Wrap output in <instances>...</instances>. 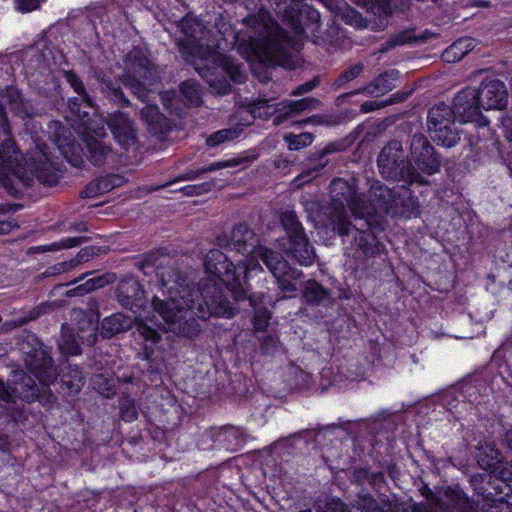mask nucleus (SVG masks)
I'll return each instance as SVG.
<instances>
[{
	"mask_svg": "<svg viewBox=\"0 0 512 512\" xmlns=\"http://www.w3.org/2000/svg\"><path fill=\"white\" fill-rule=\"evenodd\" d=\"M208 281H200L198 288L178 269L167 266L157 271L164 299L155 296L153 310L163 319L167 331L178 337L193 339L201 331L200 319L211 316L230 318L234 308L224 299L219 283H223L238 301L246 298L247 291L240 273L228 256L218 249L210 250L204 260Z\"/></svg>",
	"mask_w": 512,
	"mask_h": 512,
	"instance_id": "nucleus-1",
	"label": "nucleus"
},
{
	"mask_svg": "<svg viewBox=\"0 0 512 512\" xmlns=\"http://www.w3.org/2000/svg\"><path fill=\"white\" fill-rule=\"evenodd\" d=\"M331 207L327 226L337 231L340 236L349 235L352 232L345 205L353 216L363 220V226L370 228L377 223L376 217L385 214L409 218L416 211L414 200L408 195L404 186L388 188L380 183L372 184L370 188V202L356 193L353 186L343 179H335L330 186Z\"/></svg>",
	"mask_w": 512,
	"mask_h": 512,
	"instance_id": "nucleus-2",
	"label": "nucleus"
},
{
	"mask_svg": "<svg viewBox=\"0 0 512 512\" xmlns=\"http://www.w3.org/2000/svg\"><path fill=\"white\" fill-rule=\"evenodd\" d=\"M179 28L183 36L178 37L177 44L182 56L207 81L213 93L225 95L230 91L225 75L236 83L244 82L246 76L241 66L216 52L215 48L220 45L211 40V32L197 18L186 16Z\"/></svg>",
	"mask_w": 512,
	"mask_h": 512,
	"instance_id": "nucleus-3",
	"label": "nucleus"
},
{
	"mask_svg": "<svg viewBox=\"0 0 512 512\" xmlns=\"http://www.w3.org/2000/svg\"><path fill=\"white\" fill-rule=\"evenodd\" d=\"M220 247L228 249L242 256L236 260L248 278L253 272H263L259 263L261 260L272 275L276 278L278 287L284 293V298L291 297L297 290L296 281L302 272L289 266L288 262L272 250L258 244L256 234L246 225L238 224L231 231L230 236L223 234L217 238Z\"/></svg>",
	"mask_w": 512,
	"mask_h": 512,
	"instance_id": "nucleus-4",
	"label": "nucleus"
},
{
	"mask_svg": "<svg viewBox=\"0 0 512 512\" xmlns=\"http://www.w3.org/2000/svg\"><path fill=\"white\" fill-rule=\"evenodd\" d=\"M243 21L251 33L248 39L234 33L232 27L222 19L216 22V27L224 39L232 38L237 51L247 61L283 65L288 57L291 41L271 19L269 12L260 10L257 15H251Z\"/></svg>",
	"mask_w": 512,
	"mask_h": 512,
	"instance_id": "nucleus-5",
	"label": "nucleus"
},
{
	"mask_svg": "<svg viewBox=\"0 0 512 512\" xmlns=\"http://www.w3.org/2000/svg\"><path fill=\"white\" fill-rule=\"evenodd\" d=\"M422 494L430 501L427 504L410 507L398 501L380 500L365 495L358 501L361 512H512V504L501 499L478 496L472 501L458 487L440 489L436 495L427 487Z\"/></svg>",
	"mask_w": 512,
	"mask_h": 512,
	"instance_id": "nucleus-6",
	"label": "nucleus"
},
{
	"mask_svg": "<svg viewBox=\"0 0 512 512\" xmlns=\"http://www.w3.org/2000/svg\"><path fill=\"white\" fill-rule=\"evenodd\" d=\"M52 160L44 148L37 147L28 160L24 159L19 151L14 147L11 140L2 144L0 150V182L7 188L14 186V177L23 184L31 180V175L43 179V172L50 170Z\"/></svg>",
	"mask_w": 512,
	"mask_h": 512,
	"instance_id": "nucleus-7",
	"label": "nucleus"
},
{
	"mask_svg": "<svg viewBox=\"0 0 512 512\" xmlns=\"http://www.w3.org/2000/svg\"><path fill=\"white\" fill-rule=\"evenodd\" d=\"M70 107L72 113L71 126L85 142L91 162L97 166L114 162V153L102 141V137L105 136L102 119L98 115L91 117L88 111L80 114L76 102H71Z\"/></svg>",
	"mask_w": 512,
	"mask_h": 512,
	"instance_id": "nucleus-8",
	"label": "nucleus"
},
{
	"mask_svg": "<svg viewBox=\"0 0 512 512\" xmlns=\"http://www.w3.org/2000/svg\"><path fill=\"white\" fill-rule=\"evenodd\" d=\"M124 61L126 72L122 82L144 101L149 93L147 86H151L156 80L157 71L150 66L149 60L139 49L131 50Z\"/></svg>",
	"mask_w": 512,
	"mask_h": 512,
	"instance_id": "nucleus-9",
	"label": "nucleus"
},
{
	"mask_svg": "<svg viewBox=\"0 0 512 512\" xmlns=\"http://www.w3.org/2000/svg\"><path fill=\"white\" fill-rule=\"evenodd\" d=\"M378 167L385 178L409 183H426L421 173L405 161L402 146L397 141L389 143L382 149L378 157Z\"/></svg>",
	"mask_w": 512,
	"mask_h": 512,
	"instance_id": "nucleus-10",
	"label": "nucleus"
},
{
	"mask_svg": "<svg viewBox=\"0 0 512 512\" xmlns=\"http://www.w3.org/2000/svg\"><path fill=\"white\" fill-rule=\"evenodd\" d=\"M319 105L320 102L315 98H304L298 101H290L287 104H282L280 108L275 109L267 100L261 99L242 108L239 113L241 115L249 114L250 118H267L277 111L274 123L281 124L285 120L294 117L303 111L316 109Z\"/></svg>",
	"mask_w": 512,
	"mask_h": 512,
	"instance_id": "nucleus-11",
	"label": "nucleus"
},
{
	"mask_svg": "<svg viewBox=\"0 0 512 512\" xmlns=\"http://www.w3.org/2000/svg\"><path fill=\"white\" fill-rule=\"evenodd\" d=\"M281 223L288 235L289 248L287 253L300 265L308 266L314 261L313 247L309 244L294 212H285L281 215Z\"/></svg>",
	"mask_w": 512,
	"mask_h": 512,
	"instance_id": "nucleus-12",
	"label": "nucleus"
},
{
	"mask_svg": "<svg viewBox=\"0 0 512 512\" xmlns=\"http://www.w3.org/2000/svg\"><path fill=\"white\" fill-rule=\"evenodd\" d=\"M454 114L445 104L434 106L428 114V128L431 138L438 144L450 148L460 139L453 123Z\"/></svg>",
	"mask_w": 512,
	"mask_h": 512,
	"instance_id": "nucleus-13",
	"label": "nucleus"
},
{
	"mask_svg": "<svg viewBox=\"0 0 512 512\" xmlns=\"http://www.w3.org/2000/svg\"><path fill=\"white\" fill-rule=\"evenodd\" d=\"M25 354V364L28 371L33 374L41 384L48 386L56 379V372L52 366V359L42 344L28 351L25 345L22 346Z\"/></svg>",
	"mask_w": 512,
	"mask_h": 512,
	"instance_id": "nucleus-14",
	"label": "nucleus"
},
{
	"mask_svg": "<svg viewBox=\"0 0 512 512\" xmlns=\"http://www.w3.org/2000/svg\"><path fill=\"white\" fill-rule=\"evenodd\" d=\"M12 382L14 387L11 389L6 387L3 381L0 380V399L2 401L10 403L14 402L15 398L18 397L30 403L38 399L40 390L31 376L16 371L13 374Z\"/></svg>",
	"mask_w": 512,
	"mask_h": 512,
	"instance_id": "nucleus-15",
	"label": "nucleus"
},
{
	"mask_svg": "<svg viewBox=\"0 0 512 512\" xmlns=\"http://www.w3.org/2000/svg\"><path fill=\"white\" fill-rule=\"evenodd\" d=\"M475 89L467 88L459 92L453 101L451 108L454 117L461 122H477L481 125L486 124L482 121L480 110L482 107L479 104Z\"/></svg>",
	"mask_w": 512,
	"mask_h": 512,
	"instance_id": "nucleus-16",
	"label": "nucleus"
},
{
	"mask_svg": "<svg viewBox=\"0 0 512 512\" xmlns=\"http://www.w3.org/2000/svg\"><path fill=\"white\" fill-rule=\"evenodd\" d=\"M411 157L420 171L428 175L439 171L440 161L434 155V148L422 134H414L411 139Z\"/></svg>",
	"mask_w": 512,
	"mask_h": 512,
	"instance_id": "nucleus-17",
	"label": "nucleus"
},
{
	"mask_svg": "<svg viewBox=\"0 0 512 512\" xmlns=\"http://www.w3.org/2000/svg\"><path fill=\"white\" fill-rule=\"evenodd\" d=\"M476 92L482 109L502 110L507 105V90L500 80H485Z\"/></svg>",
	"mask_w": 512,
	"mask_h": 512,
	"instance_id": "nucleus-18",
	"label": "nucleus"
},
{
	"mask_svg": "<svg viewBox=\"0 0 512 512\" xmlns=\"http://www.w3.org/2000/svg\"><path fill=\"white\" fill-rule=\"evenodd\" d=\"M117 297L120 304L135 314L144 306V291L134 278H127L119 283Z\"/></svg>",
	"mask_w": 512,
	"mask_h": 512,
	"instance_id": "nucleus-19",
	"label": "nucleus"
},
{
	"mask_svg": "<svg viewBox=\"0 0 512 512\" xmlns=\"http://www.w3.org/2000/svg\"><path fill=\"white\" fill-rule=\"evenodd\" d=\"M108 125L116 141L124 148L136 144V133L130 119L123 113L112 114Z\"/></svg>",
	"mask_w": 512,
	"mask_h": 512,
	"instance_id": "nucleus-20",
	"label": "nucleus"
},
{
	"mask_svg": "<svg viewBox=\"0 0 512 512\" xmlns=\"http://www.w3.org/2000/svg\"><path fill=\"white\" fill-rule=\"evenodd\" d=\"M219 447L236 450L245 441V431L239 427L227 426L221 428H213L207 433Z\"/></svg>",
	"mask_w": 512,
	"mask_h": 512,
	"instance_id": "nucleus-21",
	"label": "nucleus"
},
{
	"mask_svg": "<svg viewBox=\"0 0 512 512\" xmlns=\"http://www.w3.org/2000/svg\"><path fill=\"white\" fill-rule=\"evenodd\" d=\"M127 179L119 174L107 175L91 181L85 188L83 194L88 198H95L107 193L114 188L120 187L126 183Z\"/></svg>",
	"mask_w": 512,
	"mask_h": 512,
	"instance_id": "nucleus-22",
	"label": "nucleus"
},
{
	"mask_svg": "<svg viewBox=\"0 0 512 512\" xmlns=\"http://www.w3.org/2000/svg\"><path fill=\"white\" fill-rule=\"evenodd\" d=\"M65 78L67 82L72 86L74 91L82 95V104H79L77 99L71 100L69 102V105L71 102H76L79 107L80 114H83L84 111H88L90 113L91 117H95V115H98L96 113V110L94 108V105L92 103V100L90 96L86 93L85 87L83 85V82L78 78L76 74H74L71 71L65 72ZM69 109L71 110V107L69 106Z\"/></svg>",
	"mask_w": 512,
	"mask_h": 512,
	"instance_id": "nucleus-23",
	"label": "nucleus"
},
{
	"mask_svg": "<svg viewBox=\"0 0 512 512\" xmlns=\"http://www.w3.org/2000/svg\"><path fill=\"white\" fill-rule=\"evenodd\" d=\"M132 321L120 313L113 314L106 317L101 324V335L104 338H111L115 334L124 332L130 329Z\"/></svg>",
	"mask_w": 512,
	"mask_h": 512,
	"instance_id": "nucleus-24",
	"label": "nucleus"
},
{
	"mask_svg": "<svg viewBox=\"0 0 512 512\" xmlns=\"http://www.w3.org/2000/svg\"><path fill=\"white\" fill-rule=\"evenodd\" d=\"M140 114L142 120L146 123L147 128L151 133L159 134L166 129V118L159 111L157 106L147 105L142 108Z\"/></svg>",
	"mask_w": 512,
	"mask_h": 512,
	"instance_id": "nucleus-25",
	"label": "nucleus"
},
{
	"mask_svg": "<svg viewBox=\"0 0 512 512\" xmlns=\"http://www.w3.org/2000/svg\"><path fill=\"white\" fill-rule=\"evenodd\" d=\"M397 76L398 72L396 71L386 72L376 78L372 83L365 86L362 92L375 97L384 95L394 88V82Z\"/></svg>",
	"mask_w": 512,
	"mask_h": 512,
	"instance_id": "nucleus-26",
	"label": "nucleus"
},
{
	"mask_svg": "<svg viewBox=\"0 0 512 512\" xmlns=\"http://www.w3.org/2000/svg\"><path fill=\"white\" fill-rule=\"evenodd\" d=\"M475 47V40L469 37L460 38L449 46L442 54L446 62L460 61L465 55Z\"/></svg>",
	"mask_w": 512,
	"mask_h": 512,
	"instance_id": "nucleus-27",
	"label": "nucleus"
},
{
	"mask_svg": "<svg viewBox=\"0 0 512 512\" xmlns=\"http://www.w3.org/2000/svg\"><path fill=\"white\" fill-rule=\"evenodd\" d=\"M50 130L52 133V141L57 146V148L61 151L64 156H67V153L70 147L74 143V138L70 131L65 128L59 122H54L50 125Z\"/></svg>",
	"mask_w": 512,
	"mask_h": 512,
	"instance_id": "nucleus-28",
	"label": "nucleus"
},
{
	"mask_svg": "<svg viewBox=\"0 0 512 512\" xmlns=\"http://www.w3.org/2000/svg\"><path fill=\"white\" fill-rule=\"evenodd\" d=\"M249 301H250L251 306H253L255 309V314H254L255 329L257 331L265 330L269 324L271 314L265 307H262V305H261L263 302V295L262 294L251 295L249 297Z\"/></svg>",
	"mask_w": 512,
	"mask_h": 512,
	"instance_id": "nucleus-29",
	"label": "nucleus"
},
{
	"mask_svg": "<svg viewBox=\"0 0 512 512\" xmlns=\"http://www.w3.org/2000/svg\"><path fill=\"white\" fill-rule=\"evenodd\" d=\"M114 280V276L107 274L88 279L85 283L67 292L68 296L84 295L95 289L102 288Z\"/></svg>",
	"mask_w": 512,
	"mask_h": 512,
	"instance_id": "nucleus-30",
	"label": "nucleus"
},
{
	"mask_svg": "<svg viewBox=\"0 0 512 512\" xmlns=\"http://www.w3.org/2000/svg\"><path fill=\"white\" fill-rule=\"evenodd\" d=\"M181 99L186 105L198 106L201 103V89L194 81H185L180 86Z\"/></svg>",
	"mask_w": 512,
	"mask_h": 512,
	"instance_id": "nucleus-31",
	"label": "nucleus"
},
{
	"mask_svg": "<svg viewBox=\"0 0 512 512\" xmlns=\"http://www.w3.org/2000/svg\"><path fill=\"white\" fill-rule=\"evenodd\" d=\"M97 321L92 318H84L77 329V338L82 343L93 345L97 340Z\"/></svg>",
	"mask_w": 512,
	"mask_h": 512,
	"instance_id": "nucleus-32",
	"label": "nucleus"
},
{
	"mask_svg": "<svg viewBox=\"0 0 512 512\" xmlns=\"http://www.w3.org/2000/svg\"><path fill=\"white\" fill-rule=\"evenodd\" d=\"M79 339L74 336V333L66 328H62L61 340L59 342V349L68 355H78L81 353Z\"/></svg>",
	"mask_w": 512,
	"mask_h": 512,
	"instance_id": "nucleus-33",
	"label": "nucleus"
},
{
	"mask_svg": "<svg viewBox=\"0 0 512 512\" xmlns=\"http://www.w3.org/2000/svg\"><path fill=\"white\" fill-rule=\"evenodd\" d=\"M242 131V128L239 126L219 130L207 138L206 144L210 147H216L226 141L234 140L242 133Z\"/></svg>",
	"mask_w": 512,
	"mask_h": 512,
	"instance_id": "nucleus-34",
	"label": "nucleus"
},
{
	"mask_svg": "<svg viewBox=\"0 0 512 512\" xmlns=\"http://www.w3.org/2000/svg\"><path fill=\"white\" fill-rule=\"evenodd\" d=\"M241 159H231V160H224V161H218L211 163L210 165L201 168L199 170L190 171L186 173V176L184 179L186 180H195L199 178V176L203 173L207 172H214L220 169L228 168V167H235L238 166L241 163Z\"/></svg>",
	"mask_w": 512,
	"mask_h": 512,
	"instance_id": "nucleus-35",
	"label": "nucleus"
},
{
	"mask_svg": "<svg viewBox=\"0 0 512 512\" xmlns=\"http://www.w3.org/2000/svg\"><path fill=\"white\" fill-rule=\"evenodd\" d=\"M303 295L307 302L319 303L327 297L328 293L320 284L310 280L304 284Z\"/></svg>",
	"mask_w": 512,
	"mask_h": 512,
	"instance_id": "nucleus-36",
	"label": "nucleus"
},
{
	"mask_svg": "<svg viewBox=\"0 0 512 512\" xmlns=\"http://www.w3.org/2000/svg\"><path fill=\"white\" fill-rule=\"evenodd\" d=\"M353 229L355 230L354 240L356 246L366 254L372 253L375 245V238L372 233L362 229V227H354Z\"/></svg>",
	"mask_w": 512,
	"mask_h": 512,
	"instance_id": "nucleus-37",
	"label": "nucleus"
},
{
	"mask_svg": "<svg viewBox=\"0 0 512 512\" xmlns=\"http://www.w3.org/2000/svg\"><path fill=\"white\" fill-rule=\"evenodd\" d=\"M78 257H79V259H73L70 261L57 263L54 266L49 267L45 271V275L46 276H55V275H59V274L68 272L71 269H73L75 266H77V264L80 263L82 260L86 259V257H88V254L86 251H81L78 254Z\"/></svg>",
	"mask_w": 512,
	"mask_h": 512,
	"instance_id": "nucleus-38",
	"label": "nucleus"
},
{
	"mask_svg": "<svg viewBox=\"0 0 512 512\" xmlns=\"http://www.w3.org/2000/svg\"><path fill=\"white\" fill-rule=\"evenodd\" d=\"M482 449L483 451H481L477 456L480 467H482L486 471L495 472L497 469L496 465L500 462L498 451L490 447V453H486L484 456L483 454L485 452V449Z\"/></svg>",
	"mask_w": 512,
	"mask_h": 512,
	"instance_id": "nucleus-39",
	"label": "nucleus"
},
{
	"mask_svg": "<svg viewBox=\"0 0 512 512\" xmlns=\"http://www.w3.org/2000/svg\"><path fill=\"white\" fill-rule=\"evenodd\" d=\"M138 324H137V331L138 333L143 337V339L146 342H150L152 345L157 344L160 341V334L156 329L148 325L139 315L137 317Z\"/></svg>",
	"mask_w": 512,
	"mask_h": 512,
	"instance_id": "nucleus-40",
	"label": "nucleus"
},
{
	"mask_svg": "<svg viewBox=\"0 0 512 512\" xmlns=\"http://www.w3.org/2000/svg\"><path fill=\"white\" fill-rule=\"evenodd\" d=\"M285 140L290 150H299L313 142V135L311 133L288 134L285 136Z\"/></svg>",
	"mask_w": 512,
	"mask_h": 512,
	"instance_id": "nucleus-41",
	"label": "nucleus"
},
{
	"mask_svg": "<svg viewBox=\"0 0 512 512\" xmlns=\"http://www.w3.org/2000/svg\"><path fill=\"white\" fill-rule=\"evenodd\" d=\"M3 99L10 105L11 110L18 114H27V110L23 108L22 96L19 91L15 89L6 90Z\"/></svg>",
	"mask_w": 512,
	"mask_h": 512,
	"instance_id": "nucleus-42",
	"label": "nucleus"
},
{
	"mask_svg": "<svg viewBox=\"0 0 512 512\" xmlns=\"http://www.w3.org/2000/svg\"><path fill=\"white\" fill-rule=\"evenodd\" d=\"M277 7L276 11L278 14L282 15L284 18L291 21L292 25L297 28L295 22L298 18V5H286V2H276Z\"/></svg>",
	"mask_w": 512,
	"mask_h": 512,
	"instance_id": "nucleus-43",
	"label": "nucleus"
},
{
	"mask_svg": "<svg viewBox=\"0 0 512 512\" xmlns=\"http://www.w3.org/2000/svg\"><path fill=\"white\" fill-rule=\"evenodd\" d=\"M82 237H69L63 239L59 242L52 243L50 245H46L42 247L43 251H56L61 249L72 248L80 245L82 243Z\"/></svg>",
	"mask_w": 512,
	"mask_h": 512,
	"instance_id": "nucleus-44",
	"label": "nucleus"
},
{
	"mask_svg": "<svg viewBox=\"0 0 512 512\" xmlns=\"http://www.w3.org/2000/svg\"><path fill=\"white\" fill-rule=\"evenodd\" d=\"M363 71V65L362 64H356L355 66L351 67L344 73H342L338 79L335 81L334 86L337 88H340L344 84L356 79Z\"/></svg>",
	"mask_w": 512,
	"mask_h": 512,
	"instance_id": "nucleus-45",
	"label": "nucleus"
},
{
	"mask_svg": "<svg viewBox=\"0 0 512 512\" xmlns=\"http://www.w3.org/2000/svg\"><path fill=\"white\" fill-rule=\"evenodd\" d=\"M120 410L123 420L127 422H132L136 420L138 413L134 402L131 401L130 399L125 398L121 401Z\"/></svg>",
	"mask_w": 512,
	"mask_h": 512,
	"instance_id": "nucleus-46",
	"label": "nucleus"
},
{
	"mask_svg": "<svg viewBox=\"0 0 512 512\" xmlns=\"http://www.w3.org/2000/svg\"><path fill=\"white\" fill-rule=\"evenodd\" d=\"M317 512H349L343 502L331 499L317 506Z\"/></svg>",
	"mask_w": 512,
	"mask_h": 512,
	"instance_id": "nucleus-47",
	"label": "nucleus"
},
{
	"mask_svg": "<svg viewBox=\"0 0 512 512\" xmlns=\"http://www.w3.org/2000/svg\"><path fill=\"white\" fill-rule=\"evenodd\" d=\"M46 0H16V9L21 12H31L38 9Z\"/></svg>",
	"mask_w": 512,
	"mask_h": 512,
	"instance_id": "nucleus-48",
	"label": "nucleus"
},
{
	"mask_svg": "<svg viewBox=\"0 0 512 512\" xmlns=\"http://www.w3.org/2000/svg\"><path fill=\"white\" fill-rule=\"evenodd\" d=\"M278 345V337L275 335H268L263 339L262 347L266 353H271Z\"/></svg>",
	"mask_w": 512,
	"mask_h": 512,
	"instance_id": "nucleus-49",
	"label": "nucleus"
},
{
	"mask_svg": "<svg viewBox=\"0 0 512 512\" xmlns=\"http://www.w3.org/2000/svg\"><path fill=\"white\" fill-rule=\"evenodd\" d=\"M502 127L506 139L512 142V113L502 118Z\"/></svg>",
	"mask_w": 512,
	"mask_h": 512,
	"instance_id": "nucleus-50",
	"label": "nucleus"
},
{
	"mask_svg": "<svg viewBox=\"0 0 512 512\" xmlns=\"http://www.w3.org/2000/svg\"><path fill=\"white\" fill-rule=\"evenodd\" d=\"M105 89L109 96H111L114 100H122L123 93L119 87H116L112 84H105Z\"/></svg>",
	"mask_w": 512,
	"mask_h": 512,
	"instance_id": "nucleus-51",
	"label": "nucleus"
},
{
	"mask_svg": "<svg viewBox=\"0 0 512 512\" xmlns=\"http://www.w3.org/2000/svg\"><path fill=\"white\" fill-rule=\"evenodd\" d=\"M67 387L73 392H78L83 384V377L78 375L73 381L66 382Z\"/></svg>",
	"mask_w": 512,
	"mask_h": 512,
	"instance_id": "nucleus-52",
	"label": "nucleus"
},
{
	"mask_svg": "<svg viewBox=\"0 0 512 512\" xmlns=\"http://www.w3.org/2000/svg\"><path fill=\"white\" fill-rule=\"evenodd\" d=\"M315 87V83L313 82H308V83H305L299 87H297L294 91H293V95H300L302 93H305V92H309L311 91L313 88Z\"/></svg>",
	"mask_w": 512,
	"mask_h": 512,
	"instance_id": "nucleus-53",
	"label": "nucleus"
},
{
	"mask_svg": "<svg viewBox=\"0 0 512 512\" xmlns=\"http://www.w3.org/2000/svg\"><path fill=\"white\" fill-rule=\"evenodd\" d=\"M15 224L11 221L0 220V234H6L14 228Z\"/></svg>",
	"mask_w": 512,
	"mask_h": 512,
	"instance_id": "nucleus-54",
	"label": "nucleus"
},
{
	"mask_svg": "<svg viewBox=\"0 0 512 512\" xmlns=\"http://www.w3.org/2000/svg\"><path fill=\"white\" fill-rule=\"evenodd\" d=\"M354 477L357 481H362L364 478H368V472L365 469L356 470Z\"/></svg>",
	"mask_w": 512,
	"mask_h": 512,
	"instance_id": "nucleus-55",
	"label": "nucleus"
},
{
	"mask_svg": "<svg viewBox=\"0 0 512 512\" xmlns=\"http://www.w3.org/2000/svg\"><path fill=\"white\" fill-rule=\"evenodd\" d=\"M510 172H511V175H512V152H509L507 154V156L504 158Z\"/></svg>",
	"mask_w": 512,
	"mask_h": 512,
	"instance_id": "nucleus-56",
	"label": "nucleus"
},
{
	"mask_svg": "<svg viewBox=\"0 0 512 512\" xmlns=\"http://www.w3.org/2000/svg\"><path fill=\"white\" fill-rule=\"evenodd\" d=\"M505 440L507 442V445L510 447V449L512 450V430H509L507 433H506V436H505Z\"/></svg>",
	"mask_w": 512,
	"mask_h": 512,
	"instance_id": "nucleus-57",
	"label": "nucleus"
},
{
	"mask_svg": "<svg viewBox=\"0 0 512 512\" xmlns=\"http://www.w3.org/2000/svg\"><path fill=\"white\" fill-rule=\"evenodd\" d=\"M98 390L101 394L106 395L108 397V396H110V393L112 390V385H109V387L107 389L98 388Z\"/></svg>",
	"mask_w": 512,
	"mask_h": 512,
	"instance_id": "nucleus-58",
	"label": "nucleus"
},
{
	"mask_svg": "<svg viewBox=\"0 0 512 512\" xmlns=\"http://www.w3.org/2000/svg\"><path fill=\"white\" fill-rule=\"evenodd\" d=\"M382 477H383V475H382L381 473H379V474H375V475H371V480H372L374 483H376V481H378V480H382Z\"/></svg>",
	"mask_w": 512,
	"mask_h": 512,
	"instance_id": "nucleus-59",
	"label": "nucleus"
},
{
	"mask_svg": "<svg viewBox=\"0 0 512 512\" xmlns=\"http://www.w3.org/2000/svg\"><path fill=\"white\" fill-rule=\"evenodd\" d=\"M3 444H0V449H4V444H6V439H3Z\"/></svg>",
	"mask_w": 512,
	"mask_h": 512,
	"instance_id": "nucleus-60",
	"label": "nucleus"
},
{
	"mask_svg": "<svg viewBox=\"0 0 512 512\" xmlns=\"http://www.w3.org/2000/svg\"><path fill=\"white\" fill-rule=\"evenodd\" d=\"M250 124H251V121H250V119H247V120L245 121V123H244L243 125H246V126H248V125H250Z\"/></svg>",
	"mask_w": 512,
	"mask_h": 512,
	"instance_id": "nucleus-61",
	"label": "nucleus"
},
{
	"mask_svg": "<svg viewBox=\"0 0 512 512\" xmlns=\"http://www.w3.org/2000/svg\"><path fill=\"white\" fill-rule=\"evenodd\" d=\"M168 95H169V93L167 92V93H165V95L162 97L164 101H166V100H167Z\"/></svg>",
	"mask_w": 512,
	"mask_h": 512,
	"instance_id": "nucleus-62",
	"label": "nucleus"
},
{
	"mask_svg": "<svg viewBox=\"0 0 512 512\" xmlns=\"http://www.w3.org/2000/svg\"><path fill=\"white\" fill-rule=\"evenodd\" d=\"M5 352H6V350H4V349H0V356L4 355V354H5Z\"/></svg>",
	"mask_w": 512,
	"mask_h": 512,
	"instance_id": "nucleus-63",
	"label": "nucleus"
},
{
	"mask_svg": "<svg viewBox=\"0 0 512 512\" xmlns=\"http://www.w3.org/2000/svg\"><path fill=\"white\" fill-rule=\"evenodd\" d=\"M299 512H311L310 510H302V511H299Z\"/></svg>",
	"mask_w": 512,
	"mask_h": 512,
	"instance_id": "nucleus-64",
	"label": "nucleus"
}]
</instances>
